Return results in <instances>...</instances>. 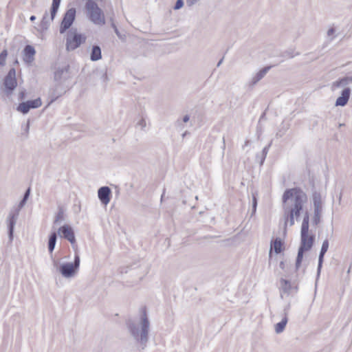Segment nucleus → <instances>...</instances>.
Segmentation results:
<instances>
[{
	"label": "nucleus",
	"mask_w": 352,
	"mask_h": 352,
	"mask_svg": "<svg viewBox=\"0 0 352 352\" xmlns=\"http://www.w3.org/2000/svg\"><path fill=\"white\" fill-rule=\"evenodd\" d=\"M76 9L74 8H72L66 11L64 14L63 18L62 19L60 25V33L63 34L67 30H69L71 29V26L72 25L75 18H76Z\"/></svg>",
	"instance_id": "nucleus-7"
},
{
	"label": "nucleus",
	"mask_w": 352,
	"mask_h": 352,
	"mask_svg": "<svg viewBox=\"0 0 352 352\" xmlns=\"http://www.w3.org/2000/svg\"><path fill=\"white\" fill-rule=\"evenodd\" d=\"M271 66H267L261 69L257 72L255 76L252 78V81L250 83V86H254L258 82H259L270 69Z\"/></svg>",
	"instance_id": "nucleus-17"
},
{
	"label": "nucleus",
	"mask_w": 352,
	"mask_h": 352,
	"mask_svg": "<svg viewBox=\"0 0 352 352\" xmlns=\"http://www.w3.org/2000/svg\"><path fill=\"white\" fill-rule=\"evenodd\" d=\"M29 129V123L27 124V131Z\"/></svg>",
	"instance_id": "nucleus-51"
},
{
	"label": "nucleus",
	"mask_w": 352,
	"mask_h": 352,
	"mask_svg": "<svg viewBox=\"0 0 352 352\" xmlns=\"http://www.w3.org/2000/svg\"><path fill=\"white\" fill-rule=\"evenodd\" d=\"M86 36L78 32L77 28H72L66 35V50L73 51L80 46L86 41Z\"/></svg>",
	"instance_id": "nucleus-4"
},
{
	"label": "nucleus",
	"mask_w": 352,
	"mask_h": 352,
	"mask_svg": "<svg viewBox=\"0 0 352 352\" xmlns=\"http://www.w3.org/2000/svg\"><path fill=\"white\" fill-rule=\"evenodd\" d=\"M26 202V199H22L19 204L18 208L14 212H11L8 217V236L10 241H12L13 239L14 230L19 215V211L25 205Z\"/></svg>",
	"instance_id": "nucleus-6"
},
{
	"label": "nucleus",
	"mask_w": 352,
	"mask_h": 352,
	"mask_svg": "<svg viewBox=\"0 0 352 352\" xmlns=\"http://www.w3.org/2000/svg\"><path fill=\"white\" fill-rule=\"evenodd\" d=\"M285 316L284 318L281 320L280 322H278L276 325H275V331L276 333H282L285 327H286V324L287 323V321H288V319H287V309H285Z\"/></svg>",
	"instance_id": "nucleus-20"
},
{
	"label": "nucleus",
	"mask_w": 352,
	"mask_h": 352,
	"mask_svg": "<svg viewBox=\"0 0 352 352\" xmlns=\"http://www.w3.org/2000/svg\"><path fill=\"white\" fill-rule=\"evenodd\" d=\"M351 96V89L349 87L344 88L340 96H339L336 101L335 105L336 107H344L350 98Z\"/></svg>",
	"instance_id": "nucleus-14"
},
{
	"label": "nucleus",
	"mask_w": 352,
	"mask_h": 352,
	"mask_svg": "<svg viewBox=\"0 0 352 352\" xmlns=\"http://www.w3.org/2000/svg\"><path fill=\"white\" fill-rule=\"evenodd\" d=\"M58 233L60 237L69 241L72 245L76 243L75 234L70 226L65 224L60 227L58 230Z\"/></svg>",
	"instance_id": "nucleus-10"
},
{
	"label": "nucleus",
	"mask_w": 352,
	"mask_h": 352,
	"mask_svg": "<svg viewBox=\"0 0 352 352\" xmlns=\"http://www.w3.org/2000/svg\"><path fill=\"white\" fill-rule=\"evenodd\" d=\"M249 144H250V141H249V140H246V141L245 142V143H244V146H243V147H244V146H248V145H249Z\"/></svg>",
	"instance_id": "nucleus-49"
},
{
	"label": "nucleus",
	"mask_w": 352,
	"mask_h": 352,
	"mask_svg": "<svg viewBox=\"0 0 352 352\" xmlns=\"http://www.w3.org/2000/svg\"><path fill=\"white\" fill-rule=\"evenodd\" d=\"M189 120H190V117H189V116H188V115H186V116H184L183 117V122H188V121H189Z\"/></svg>",
	"instance_id": "nucleus-44"
},
{
	"label": "nucleus",
	"mask_w": 352,
	"mask_h": 352,
	"mask_svg": "<svg viewBox=\"0 0 352 352\" xmlns=\"http://www.w3.org/2000/svg\"><path fill=\"white\" fill-rule=\"evenodd\" d=\"M314 209H322V201L321 194L314 191L312 194Z\"/></svg>",
	"instance_id": "nucleus-19"
},
{
	"label": "nucleus",
	"mask_w": 352,
	"mask_h": 352,
	"mask_svg": "<svg viewBox=\"0 0 352 352\" xmlns=\"http://www.w3.org/2000/svg\"><path fill=\"white\" fill-rule=\"evenodd\" d=\"M223 58H222L217 63V67H219L221 65V64L223 62Z\"/></svg>",
	"instance_id": "nucleus-48"
},
{
	"label": "nucleus",
	"mask_w": 352,
	"mask_h": 352,
	"mask_svg": "<svg viewBox=\"0 0 352 352\" xmlns=\"http://www.w3.org/2000/svg\"><path fill=\"white\" fill-rule=\"evenodd\" d=\"M60 96V95H55V94H52V100H51V102H54V100H56L58 97Z\"/></svg>",
	"instance_id": "nucleus-43"
},
{
	"label": "nucleus",
	"mask_w": 352,
	"mask_h": 352,
	"mask_svg": "<svg viewBox=\"0 0 352 352\" xmlns=\"http://www.w3.org/2000/svg\"><path fill=\"white\" fill-rule=\"evenodd\" d=\"M64 220V213L62 210H60L55 217L54 224H58Z\"/></svg>",
	"instance_id": "nucleus-31"
},
{
	"label": "nucleus",
	"mask_w": 352,
	"mask_h": 352,
	"mask_svg": "<svg viewBox=\"0 0 352 352\" xmlns=\"http://www.w3.org/2000/svg\"><path fill=\"white\" fill-rule=\"evenodd\" d=\"M30 188H28L26 190V191L25 192L23 199L28 200L30 197Z\"/></svg>",
	"instance_id": "nucleus-38"
},
{
	"label": "nucleus",
	"mask_w": 352,
	"mask_h": 352,
	"mask_svg": "<svg viewBox=\"0 0 352 352\" xmlns=\"http://www.w3.org/2000/svg\"><path fill=\"white\" fill-rule=\"evenodd\" d=\"M18 63H19L18 60H16L14 61V64H18Z\"/></svg>",
	"instance_id": "nucleus-50"
},
{
	"label": "nucleus",
	"mask_w": 352,
	"mask_h": 352,
	"mask_svg": "<svg viewBox=\"0 0 352 352\" xmlns=\"http://www.w3.org/2000/svg\"><path fill=\"white\" fill-rule=\"evenodd\" d=\"M271 144H272V142L267 146H266L265 147L263 148V149L262 151L261 158V162H260L261 165H263V164L266 158V156L267 155L269 148L271 146Z\"/></svg>",
	"instance_id": "nucleus-30"
},
{
	"label": "nucleus",
	"mask_w": 352,
	"mask_h": 352,
	"mask_svg": "<svg viewBox=\"0 0 352 352\" xmlns=\"http://www.w3.org/2000/svg\"><path fill=\"white\" fill-rule=\"evenodd\" d=\"M352 83V76H346L333 82V85L336 87H345Z\"/></svg>",
	"instance_id": "nucleus-24"
},
{
	"label": "nucleus",
	"mask_w": 352,
	"mask_h": 352,
	"mask_svg": "<svg viewBox=\"0 0 352 352\" xmlns=\"http://www.w3.org/2000/svg\"><path fill=\"white\" fill-rule=\"evenodd\" d=\"M85 8L89 20L95 25H103L105 23L104 13L94 0H87Z\"/></svg>",
	"instance_id": "nucleus-3"
},
{
	"label": "nucleus",
	"mask_w": 352,
	"mask_h": 352,
	"mask_svg": "<svg viewBox=\"0 0 352 352\" xmlns=\"http://www.w3.org/2000/svg\"><path fill=\"white\" fill-rule=\"evenodd\" d=\"M25 90H22L19 93V99L22 100L25 99Z\"/></svg>",
	"instance_id": "nucleus-39"
},
{
	"label": "nucleus",
	"mask_w": 352,
	"mask_h": 352,
	"mask_svg": "<svg viewBox=\"0 0 352 352\" xmlns=\"http://www.w3.org/2000/svg\"><path fill=\"white\" fill-rule=\"evenodd\" d=\"M57 240V233L56 232H52L50 236L48 239V243H47V248L50 252V253H52L56 243Z\"/></svg>",
	"instance_id": "nucleus-22"
},
{
	"label": "nucleus",
	"mask_w": 352,
	"mask_h": 352,
	"mask_svg": "<svg viewBox=\"0 0 352 352\" xmlns=\"http://www.w3.org/2000/svg\"><path fill=\"white\" fill-rule=\"evenodd\" d=\"M257 193L256 192L252 193V213H254L257 207Z\"/></svg>",
	"instance_id": "nucleus-33"
},
{
	"label": "nucleus",
	"mask_w": 352,
	"mask_h": 352,
	"mask_svg": "<svg viewBox=\"0 0 352 352\" xmlns=\"http://www.w3.org/2000/svg\"><path fill=\"white\" fill-rule=\"evenodd\" d=\"M305 223H309V214L307 212H305V216L303 217L302 222H305Z\"/></svg>",
	"instance_id": "nucleus-40"
},
{
	"label": "nucleus",
	"mask_w": 352,
	"mask_h": 352,
	"mask_svg": "<svg viewBox=\"0 0 352 352\" xmlns=\"http://www.w3.org/2000/svg\"><path fill=\"white\" fill-rule=\"evenodd\" d=\"M51 18L48 19V13L45 12L41 22V26L43 29H47L50 24Z\"/></svg>",
	"instance_id": "nucleus-28"
},
{
	"label": "nucleus",
	"mask_w": 352,
	"mask_h": 352,
	"mask_svg": "<svg viewBox=\"0 0 352 352\" xmlns=\"http://www.w3.org/2000/svg\"><path fill=\"white\" fill-rule=\"evenodd\" d=\"M335 32L334 28H331L327 31V35L329 36H331Z\"/></svg>",
	"instance_id": "nucleus-42"
},
{
	"label": "nucleus",
	"mask_w": 352,
	"mask_h": 352,
	"mask_svg": "<svg viewBox=\"0 0 352 352\" xmlns=\"http://www.w3.org/2000/svg\"><path fill=\"white\" fill-rule=\"evenodd\" d=\"M184 6V1L183 0H177L175 4V6H174V9L175 10H179L180 8H182Z\"/></svg>",
	"instance_id": "nucleus-36"
},
{
	"label": "nucleus",
	"mask_w": 352,
	"mask_h": 352,
	"mask_svg": "<svg viewBox=\"0 0 352 352\" xmlns=\"http://www.w3.org/2000/svg\"><path fill=\"white\" fill-rule=\"evenodd\" d=\"M309 232V223L302 222L301 226L300 235L308 234Z\"/></svg>",
	"instance_id": "nucleus-34"
},
{
	"label": "nucleus",
	"mask_w": 352,
	"mask_h": 352,
	"mask_svg": "<svg viewBox=\"0 0 352 352\" xmlns=\"http://www.w3.org/2000/svg\"><path fill=\"white\" fill-rule=\"evenodd\" d=\"M111 191L109 187L102 186L98 190V197L102 204L107 205L111 200Z\"/></svg>",
	"instance_id": "nucleus-11"
},
{
	"label": "nucleus",
	"mask_w": 352,
	"mask_h": 352,
	"mask_svg": "<svg viewBox=\"0 0 352 352\" xmlns=\"http://www.w3.org/2000/svg\"><path fill=\"white\" fill-rule=\"evenodd\" d=\"M80 266V256L76 254L73 263H65L60 266L59 271L63 276L70 278L74 276L78 270Z\"/></svg>",
	"instance_id": "nucleus-5"
},
{
	"label": "nucleus",
	"mask_w": 352,
	"mask_h": 352,
	"mask_svg": "<svg viewBox=\"0 0 352 352\" xmlns=\"http://www.w3.org/2000/svg\"><path fill=\"white\" fill-rule=\"evenodd\" d=\"M31 21H34L36 19V16L34 15H32L30 18Z\"/></svg>",
	"instance_id": "nucleus-47"
},
{
	"label": "nucleus",
	"mask_w": 352,
	"mask_h": 352,
	"mask_svg": "<svg viewBox=\"0 0 352 352\" xmlns=\"http://www.w3.org/2000/svg\"><path fill=\"white\" fill-rule=\"evenodd\" d=\"M112 28H113L114 30V32L116 34V35L118 36V37L121 39L122 41H124L125 40V38H126V36L125 34H122L120 33V32L118 30V28L116 27V25L114 24V23H112Z\"/></svg>",
	"instance_id": "nucleus-35"
},
{
	"label": "nucleus",
	"mask_w": 352,
	"mask_h": 352,
	"mask_svg": "<svg viewBox=\"0 0 352 352\" xmlns=\"http://www.w3.org/2000/svg\"><path fill=\"white\" fill-rule=\"evenodd\" d=\"M3 85L6 92L8 95L10 94L17 85L16 79V70L11 68L4 78Z\"/></svg>",
	"instance_id": "nucleus-8"
},
{
	"label": "nucleus",
	"mask_w": 352,
	"mask_h": 352,
	"mask_svg": "<svg viewBox=\"0 0 352 352\" xmlns=\"http://www.w3.org/2000/svg\"><path fill=\"white\" fill-rule=\"evenodd\" d=\"M322 209H314L313 223L317 226L320 222V217Z\"/></svg>",
	"instance_id": "nucleus-26"
},
{
	"label": "nucleus",
	"mask_w": 352,
	"mask_h": 352,
	"mask_svg": "<svg viewBox=\"0 0 352 352\" xmlns=\"http://www.w3.org/2000/svg\"><path fill=\"white\" fill-rule=\"evenodd\" d=\"M328 248H329V240L327 239H326L322 242V247H321L320 252L319 256H318V268H317L318 275H319L320 273L323 261H324V256L326 254V252H327Z\"/></svg>",
	"instance_id": "nucleus-15"
},
{
	"label": "nucleus",
	"mask_w": 352,
	"mask_h": 352,
	"mask_svg": "<svg viewBox=\"0 0 352 352\" xmlns=\"http://www.w3.org/2000/svg\"><path fill=\"white\" fill-rule=\"evenodd\" d=\"M222 148H223V151L226 148V143H225V138H223V146H222Z\"/></svg>",
	"instance_id": "nucleus-46"
},
{
	"label": "nucleus",
	"mask_w": 352,
	"mask_h": 352,
	"mask_svg": "<svg viewBox=\"0 0 352 352\" xmlns=\"http://www.w3.org/2000/svg\"><path fill=\"white\" fill-rule=\"evenodd\" d=\"M282 199L285 226L287 224L292 226L294 218L298 219L303 206L307 201V196L302 190L296 187L285 190Z\"/></svg>",
	"instance_id": "nucleus-1"
},
{
	"label": "nucleus",
	"mask_w": 352,
	"mask_h": 352,
	"mask_svg": "<svg viewBox=\"0 0 352 352\" xmlns=\"http://www.w3.org/2000/svg\"><path fill=\"white\" fill-rule=\"evenodd\" d=\"M314 238V235L309 236V234L300 235V245L299 248L305 251L309 250L313 246Z\"/></svg>",
	"instance_id": "nucleus-13"
},
{
	"label": "nucleus",
	"mask_w": 352,
	"mask_h": 352,
	"mask_svg": "<svg viewBox=\"0 0 352 352\" xmlns=\"http://www.w3.org/2000/svg\"><path fill=\"white\" fill-rule=\"evenodd\" d=\"M298 54H299L298 52L295 54L294 50L289 49V50H285L283 53L282 56L284 57V58H292L295 56H297Z\"/></svg>",
	"instance_id": "nucleus-29"
},
{
	"label": "nucleus",
	"mask_w": 352,
	"mask_h": 352,
	"mask_svg": "<svg viewBox=\"0 0 352 352\" xmlns=\"http://www.w3.org/2000/svg\"><path fill=\"white\" fill-rule=\"evenodd\" d=\"M69 66L66 65L63 67L58 68L54 72V80L56 81L65 80L69 78Z\"/></svg>",
	"instance_id": "nucleus-16"
},
{
	"label": "nucleus",
	"mask_w": 352,
	"mask_h": 352,
	"mask_svg": "<svg viewBox=\"0 0 352 352\" xmlns=\"http://www.w3.org/2000/svg\"><path fill=\"white\" fill-rule=\"evenodd\" d=\"M102 58L101 49L98 45H93L90 54V59L92 61H97Z\"/></svg>",
	"instance_id": "nucleus-21"
},
{
	"label": "nucleus",
	"mask_w": 352,
	"mask_h": 352,
	"mask_svg": "<svg viewBox=\"0 0 352 352\" xmlns=\"http://www.w3.org/2000/svg\"><path fill=\"white\" fill-rule=\"evenodd\" d=\"M22 54L23 61L28 64H30L32 63L34 60L36 50L33 46L30 45H27L25 46Z\"/></svg>",
	"instance_id": "nucleus-12"
},
{
	"label": "nucleus",
	"mask_w": 352,
	"mask_h": 352,
	"mask_svg": "<svg viewBox=\"0 0 352 352\" xmlns=\"http://www.w3.org/2000/svg\"><path fill=\"white\" fill-rule=\"evenodd\" d=\"M305 251L298 248V254L296 260V270H298L301 265L302 258H303V254Z\"/></svg>",
	"instance_id": "nucleus-27"
},
{
	"label": "nucleus",
	"mask_w": 352,
	"mask_h": 352,
	"mask_svg": "<svg viewBox=\"0 0 352 352\" xmlns=\"http://www.w3.org/2000/svg\"><path fill=\"white\" fill-rule=\"evenodd\" d=\"M61 0H52V6L50 8L51 20H54L56 14L58 10Z\"/></svg>",
	"instance_id": "nucleus-25"
},
{
	"label": "nucleus",
	"mask_w": 352,
	"mask_h": 352,
	"mask_svg": "<svg viewBox=\"0 0 352 352\" xmlns=\"http://www.w3.org/2000/svg\"><path fill=\"white\" fill-rule=\"evenodd\" d=\"M283 243L281 239L276 237L273 241L271 242L270 255H271L272 249L276 254H280L283 251Z\"/></svg>",
	"instance_id": "nucleus-18"
},
{
	"label": "nucleus",
	"mask_w": 352,
	"mask_h": 352,
	"mask_svg": "<svg viewBox=\"0 0 352 352\" xmlns=\"http://www.w3.org/2000/svg\"><path fill=\"white\" fill-rule=\"evenodd\" d=\"M281 292L287 295L290 294L293 289L290 281L281 278L280 280Z\"/></svg>",
	"instance_id": "nucleus-23"
},
{
	"label": "nucleus",
	"mask_w": 352,
	"mask_h": 352,
	"mask_svg": "<svg viewBox=\"0 0 352 352\" xmlns=\"http://www.w3.org/2000/svg\"><path fill=\"white\" fill-rule=\"evenodd\" d=\"M280 265V267L281 269H283H283L285 268V263H284V262H283V261H281V262L280 263V265Z\"/></svg>",
	"instance_id": "nucleus-45"
},
{
	"label": "nucleus",
	"mask_w": 352,
	"mask_h": 352,
	"mask_svg": "<svg viewBox=\"0 0 352 352\" xmlns=\"http://www.w3.org/2000/svg\"><path fill=\"white\" fill-rule=\"evenodd\" d=\"M126 325L131 336L140 345L142 349H144L148 341L150 329V321L147 316L146 308L141 309L140 318L138 323L129 320Z\"/></svg>",
	"instance_id": "nucleus-2"
},
{
	"label": "nucleus",
	"mask_w": 352,
	"mask_h": 352,
	"mask_svg": "<svg viewBox=\"0 0 352 352\" xmlns=\"http://www.w3.org/2000/svg\"><path fill=\"white\" fill-rule=\"evenodd\" d=\"M8 56L7 50H3L0 54V65L3 66L6 64V57Z\"/></svg>",
	"instance_id": "nucleus-32"
},
{
	"label": "nucleus",
	"mask_w": 352,
	"mask_h": 352,
	"mask_svg": "<svg viewBox=\"0 0 352 352\" xmlns=\"http://www.w3.org/2000/svg\"><path fill=\"white\" fill-rule=\"evenodd\" d=\"M199 0H186L188 6L191 7L196 4Z\"/></svg>",
	"instance_id": "nucleus-37"
},
{
	"label": "nucleus",
	"mask_w": 352,
	"mask_h": 352,
	"mask_svg": "<svg viewBox=\"0 0 352 352\" xmlns=\"http://www.w3.org/2000/svg\"><path fill=\"white\" fill-rule=\"evenodd\" d=\"M42 102L40 98L35 100H28L26 102H22L19 104L16 110L23 114H26L29 112L31 109H36L41 107Z\"/></svg>",
	"instance_id": "nucleus-9"
},
{
	"label": "nucleus",
	"mask_w": 352,
	"mask_h": 352,
	"mask_svg": "<svg viewBox=\"0 0 352 352\" xmlns=\"http://www.w3.org/2000/svg\"><path fill=\"white\" fill-rule=\"evenodd\" d=\"M138 124L142 126V128H144L146 126V121L144 119L142 118L139 122Z\"/></svg>",
	"instance_id": "nucleus-41"
}]
</instances>
